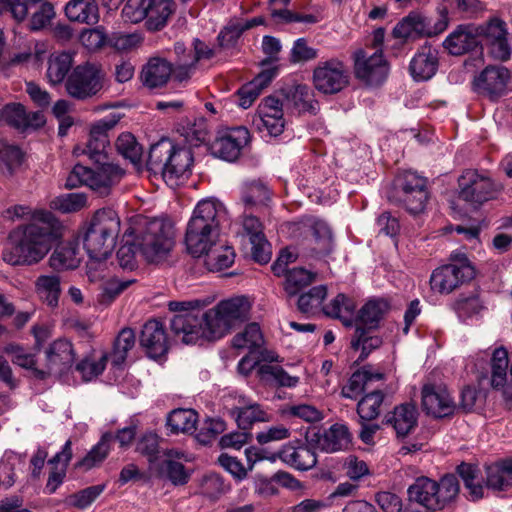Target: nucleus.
Returning <instances> with one entry per match:
<instances>
[{
	"mask_svg": "<svg viewBox=\"0 0 512 512\" xmlns=\"http://www.w3.org/2000/svg\"><path fill=\"white\" fill-rule=\"evenodd\" d=\"M474 268L467 257L462 255L457 263L436 268L430 277L431 289L440 294H450L474 277Z\"/></svg>",
	"mask_w": 512,
	"mask_h": 512,
	"instance_id": "obj_12",
	"label": "nucleus"
},
{
	"mask_svg": "<svg viewBox=\"0 0 512 512\" xmlns=\"http://www.w3.org/2000/svg\"><path fill=\"white\" fill-rule=\"evenodd\" d=\"M135 341L136 336L131 328H123L118 333L113 344V349L110 355H108L113 366L118 367L125 362L128 352L135 345Z\"/></svg>",
	"mask_w": 512,
	"mask_h": 512,
	"instance_id": "obj_50",
	"label": "nucleus"
},
{
	"mask_svg": "<svg viewBox=\"0 0 512 512\" xmlns=\"http://www.w3.org/2000/svg\"><path fill=\"white\" fill-rule=\"evenodd\" d=\"M108 358L107 353L102 354L98 360L86 357L76 365V370L84 381H91L103 373Z\"/></svg>",
	"mask_w": 512,
	"mask_h": 512,
	"instance_id": "obj_63",
	"label": "nucleus"
},
{
	"mask_svg": "<svg viewBox=\"0 0 512 512\" xmlns=\"http://www.w3.org/2000/svg\"><path fill=\"white\" fill-rule=\"evenodd\" d=\"M65 15L70 21L95 25L100 14L96 0H70L65 6Z\"/></svg>",
	"mask_w": 512,
	"mask_h": 512,
	"instance_id": "obj_32",
	"label": "nucleus"
},
{
	"mask_svg": "<svg viewBox=\"0 0 512 512\" xmlns=\"http://www.w3.org/2000/svg\"><path fill=\"white\" fill-rule=\"evenodd\" d=\"M203 255L206 256L205 264L210 271H220L230 267L234 263L235 253L232 247L215 243L209 251Z\"/></svg>",
	"mask_w": 512,
	"mask_h": 512,
	"instance_id": "obj_47",
	"label": "nucleus"
},
{
	"mask_svg": "<svg viewBox=\"0 0 512 512\" xmlns=\"http://www.w3.org/2000/svg\"><path fill=\"white\" fill-rule=\"evenodd\" d=\"M458 492L459 484L454 475H446L440 482L422 476L417 478L407 490L410 501L422 505L429 511L443 509L457 496Z\"/></svg>",
	"mask_w": 512,
	"mask_h": 512,
	"instance_id": "obj_5",
	"label": "nucleus"
},
{
	"mask_svg": "<svg viewBox=\"0 0 512 512\" xmlns=\"http://www.w3.org/2000/svg\"><path fill=\"white\" fill-rule=\"evenodd\" d=\"M294 227V231L311 234V251L313 256L325 257L333 251L332 232L324 221L307 216L294 223Z\"/></svg>",
	"mask_w": 512,
	"mask_h": 512,
	"instance_id": "obj_17",
	"label": "nucleus"
},
{
	"mask_svg": "<svg viewBox=\"0 0 512 512\" xmlns=\"http://www.w3.org/2000/svg\"><path fill=\"white\" fill-rule=\"evenodd\" d=\"M264 344L261 329L257 323L248 324L242 332L237 333L232 339V346L236 349H247L255 353Z\"/></svg>",
	"mask_w": 512,
	"mask_h": 512,
	"instance_id": "obj_48",
	"label": "nucleus"
},
{
	"mask_svg": "<svg viewBox=\"0 0 512 512\" xmlns=\"http://www.w3.org/2000/svg\"><path fill=\"white\" fill-rule=\"evenodd\" d=\"M178 132L190 147H198L201 144H205L209 138L207 123L203 118L195 119L186 125H181L178 128Z\"/></svg>",
	"mask_w": 512,
	"mask_h": 512,
	"instance_id": "obj_51",
	"label": "nucleus"
},
{
	"mask_svg": "<svg viewBox=\"0 0 512 512\" xmlns=\"http://www.w3.org/2000/svg\"><path fill=\"white\" fill-rule=\"evenodd\" d=\"M28 8L27 28L32 32L46 29L56 16L54 5L48 0H30Z\"/></svg>",
	"mask_w": 512,
	"mask_h": 512,
	"instance_id": "obj_29",
	"label": "nucleus"
},
{
	"mask_svg": "<svg viewBox=\"0 0 512 512\" xmlns=\"http://www.w3.org/2000/svg\"><path fill=\"white\" fill-rule=\"evenodd\" d=\"M63 225L46 210H36L32 221L14 228L3 250V260L12 266H30L40 262L62 237Z\"/></svg>",
	"mask_w": 512,
	"mask_h": 512,
	"instance_id": "obj_1",
	"label": "nucleus"
},
{
	"mask_svg": "<svg viewBox=\"0 0 512 512\" xmlns=\"http://www.w3.org/2000/svg\"><path fill=\"white\" fill-rule=\"evenodd\" d=\"M176 4L174 0H153L151 9L146 17V28L149 31H159L163 29L175 12Z\"/></svg>",
	"mask_w": 512,
	"mask_h": 512,
	"instance_id": "obj_39",
	"label": "nucleus"
},
{
	"mask_svg": "<svg viewBox=\"0 0 512 512\" xmlns=\"http://www.w3.org/2000/svg\"><path fill=\"white\" fill-rule=\"evenodd\" d=\"M239 403L242 405L234 407L230 413L241 430H249L256 422L270 421V415L258 403L246 401L244 398Z\"/></svg>",
	"mask_w": 512,
	"mask_h": 512,
	"instance_id": "obj_30",
	"label": "nucleus"
},
{
	"mask_svg": "<svg viewBox=\"0 0 512 512\" xmlns=\"http://www.w3.org/2000/svg\"><path fill=\"white\" fill-rule=\"evenodd\" d=\"M139 252L133 231H126L123 244L117 251V260L123 269L133 270L137 266L136 254Z\"/></svg>",
	"mask_w": 512,
	"mask_h": 512,
	"instance_id": "obj_57",
	"label": "nucleus"
},
{
	"mask_svg": "<svg viewBox=\"0 0 512 512\" xmlns=\"http://www.w3.org/2000/svg\"><path fill=\"white\" fill-rule=\"evenodd\" d=\"M356 305L352 298L339 293L329 304L322 308L325 315L339 319L345 326L353 324Z\"/></svg>",
	"mask_w": 512,
	"mask_h": 512,
	"instance_id": "obj_37",
	"label": "nucleus"
},
{
	"mask_svg": "<svg viewBox=\"0 0 512 512\" xmlns=\"http://www.w3.org/2000/svg\"><path fill=\"white\" fill-rule=\"evenodd\" d=\"M269 199V189L262 182L253 181L245 184L242 191V201L246 210L254 206L265 205Z\"/></svg>",
	"mask_w": 512,
	"mask_h": 512,
	"instance_id": "obj_59",
	"label": "nucleus"
},
{
	"mask_svg": "<svg viewBox=\"0 0 512 512\" xmlns=\"http://www.w3.org/2000/svg\"><path fill=\"white\" fill-rule=\"evenodd\" d=\"M87 198L81 193H69L55 197L50 201V208L62 213L80 211L86 206Z\"/></svg>",
	"mask_w": 512,
	"mask_h": 512,
	"instance_id": "obj_61",
	"label": "nucleus"
},
{
	"mask_svg": "<svg viewBox=\"0 0 512 512\" xmlns=\"http://www.w3.org/2000/svg\"><path fill=\"white\" fill-rule=\"evenodd\" d=\"M457 473L469 491L471 499L478 500L483 497L484 488L479 479L477 466L463 462L457 467Z\"/></svg>",
	"mask_w": 512,
	"mask_h": 512,
	"instance_id": "obj_52",
	"label": "nucleus"
},
{
	"mask_svg": "<svg viewBox=\"0 0 512 512\" xmlns=\"http://www.w3.org/2000/svg\"><path fill=\"white\" fill-rule=\"evenodd\" d=\"M249 140L250 133L247 128L235 127L217 137L211 144L210 150L215 157L232 162L238 159Z\"/></svg>",
	"mask_w": 512,
	"mask_h": 512,
	"instance_id": "obj_18",
	"label": "nucleus"
},
{
	"mask_svg": "<svg viewBox=\"0 0 512 512\" xmlns=\"http://www.w3.org/2000/svg\"><path fill=\"white\" fill-rule=\"evenodd\" d=\"M106 80L102 64L86 61L72 69L65 81V89L70 97L87 100L103 90Z\"/></svg>",
	"mask_w": 512,
	"mask_h": 512,
	"instance_id": "obj_7",
	"label": "nucleus"
},
{
	"mask_svg": "<svg viewBox=\"0 0 512 512\" xmlns=\"http://www.w3.org/2000/svg\"><path fill=\"white\" fill-rule=\"evenodd\" d=\"M315 277L316 274L306 269L293 268L286 274L284 289L288 296H296L301 289L314 282Z\"/></svg>",
	"mask_w": 512,
	"mask_h": 512,
	"instance_id": "obj_58",
	"label": "nucleus"
},
{
	"mask_svg": "<svg viewBox=\"0 0 512 512\" xmlns=\"http://www.w3.org/2000/svg\"><path fill=\"white\" fill-rule=\"evenodd\" d=\"M226 217V208L216 199H205L194 208L190 222L219 233L220 224Z\"/></svg>",
	"mask_w": 512,
	"mask_h": 512,
	"instance_id": "obj_21",
	"label": "nucleus"
},
{
	"mask_svg": "<svg viewBox=\"0 0 512 512\" xmlns=\"http://www.w3.org/2000/svg\"><path fill=\"white\" fill-rule=\"evenodd\" d=\"M326 296L327 287L325 285L312 287L298 297V310L304 314H313L321 308Z\"/></svg>",
	"mask_w": 512,
	"mask_h": 512,
	"instance_id": "obj_53",
	"label": "nucleus"
},
{
	"mask_svg": "<svg viewBox=\"0 0 512 512\" xmlns=\"http://www.w3.org/2000/svg\"><path fill=\"white\" fill-rule=\"evenodd\" d=\"M46 369H35L34 377L46 379L51 374L61 375L67 372L75 360L72 344L63 339L54 341L46 351Z\"/></svg>",
	"mask_w": 512,
	"mask_h": 512,
	"instance_id": "obj_16",
	"label": "nucleus"
},
{
	"mask_svg": "<svg viewBox=\"0 0 512 512\" xmlns=\"http://www.w3.org/2000/svg\"><path fill=\"white\" fill-rule=\"evenodd\" d=\"M391 201L402 205L411 214L423 212L428 201L427 179L412 171L404 172L398 178Z\"/></svg>",
	"mask_w": 512,
	"mask_h": 512,
	"instance_id": "obj_10",
	"label": "nucleus"
},
{
	"mask_svg": "<svg viewBox=\"0 0 512 512\" xmlns=\"http://www.w3.org/2000/svg\"><path fill=\"white\" fill-rule=\"evenodd\" d=\"M112 441L113 434H103L98 443L81 460L75 463V468L88 471L99 466L109 455Z\"/></svg>",
	"mask_w": 512,
	"mask_h": 512,
	"instance_id": "obj_38",
	"label": "nucleus"
},
{
	"mask_svg": "<svg viewBox=\"0 0 512 512\" xmlns=\"http://www.w3.org/2000/svg\"><path fill=\"white\" fill-rule=\"evenodd\" d=\"M257 373L261 381L271 386L293 388L299 383V377L289 375L280 366L263 364L259 366Z\"/></svg>",
	"mask_w": 512,
	"mask_h": 512,
	"instance_id": "obj_41",
	"label": "nucleus"
},
{
	"mask_svg": "<svg viewBox=\"0 0 512 512\" xmlns=\"http://www.w3.org/2000/svg\"><path fill=\"white\" fill-rule=\"evenodd\" d=\"M384 400V394L380 390L367 393L357 404V413L364 421L376 419L380 414V407Z\"/></svg>",
	"mask_w": 512,
	"mask_h": 512,
	"instance_id": "obj_55",
	"label": "nucleus"
},
{
	"mask_svg": "<svg viewBox=\"0 0 512 512\" xmlns=\"http://www.w3.org/2000/svg\"><path fill=\"white\" fill-rule=\"evenodd\" d=\"M389 66L382 51L368 55L360 49L354 53V73L357 79L370 86L382 84L388 76Z\"/></svg>",
	"mask_w": 512,
	"mask_h": 512,
	"instance_id": "obj_13",
	"label": "nucleus"
},
{
	"mask_svg": "<svg viewBox=\"0 0 512 512\" xmlns=\"http://www.w3.org/2000/svg\"><path fill=\"white\" fill-rule=\"evenodd\" d=\"M349 81V70L344 62L338 58L319 61L313 69V86L324 95L341 92L349 85Z\"/></svg>",
	"mask_w": 512,
	"mask_h": 512,
	"instance_id": "obj_11",
	"label": "nucleus"
},
{
	"mask_svg": "<svg viewBox=\"0 0 512 512\" xmlns=\"http://www.w3.org/2000/svg\"><path fill=\"white\" fill-rule=\"evenodd\" d=\"M472 24L458 25L444 40L443 47L452 55H463L475 49L481 40Z\"/></svg>",
	"mask_w": 512,
	"mask_h": 512,
	"instance_id": "obj_22",
	"label": "nucleus"
},
{
	"mask_svg": "<svg viewBox=\"0 0 512 512\" xmlns=\"http://www.w3.org/2000/svg\"><path fill=\"white\" fill-rule=\"evenodd\" d=\"M509 365L508 352L504 347L496 348L491 357V386L502 389L507 384V370Z\"/></svg>",
	"mask_w": 512,
	"mask_h": 512,
	"instance_id": "obj_49",
	"label": "nucleus"
},
{
	"mask_svg": "<svg viewBox=\"0 0 512 512\" xmlns=\"http://www.w3.org/2000/svg\"><path fill=\"white\" fill-rule=\"evenodd\" d=\"M105 484L89 486L69 496L68 502L78 509H85L90 506L105 490Z\"/></svg>",
	"mask_w": 512,
	"mask_h": 512,
	"instance_id": "obj_64",
	"label": "nucleus"
},
{
	"mask_svg": "<svg viewBox=\"0 0 512 512\" xmlns=\"http://www.w3.org/2000/svg\"><path fill=\"white\" fill-rule=\"evenodd\" d=\"M79 263L78 249L71 242L58 246L49 258V264L54 270L74 269Z\"/></svg>",
	"mask_w": 512,
	"mask_h": 512,
	"instance_id": "obj_44",
	"label": "nucleus"
},
{
	"mask_svg": "<svg viewBox=\"0 0 512 512\" xmlns=\"http://www.w3.org/2000/svg\"><path fill=\"white\" fill-rule=\"evenodd\" d=\"M438 51L424 45L412 58L409 66L411 76L417 81L431 79L438 69Z\"/></svg>",
	"mask_w": 512,
	"mask_h": 512,
	"instance_id": "obj_24",
	"label": "nucleus"
},
{
	"mask_svg": "<svg viewBox=\"0 0 512 512\" xmlns=\"http://www.w3.org/2000/svg\"><path fill=\"white\" fill-rule=\"evenodd\" d=\"M140 345L148 357L158 359L168 351V339L163 324L158 320L147 321L140 334Z\"/></svg>",
	"mask_w": 512,
	"mask_h": 512,
	"instance_id": "obj_19",
	"label": "nucleus"
},
{
	"mask_svg": "<svg viewBox=\"0 0 512 512\" xmlns=\"http://www.w3.org/2000/svg\"><path fill=\"white\" fill-rule=\"evenodd\" d=\"M116 123V119L104 118L92 125L84 153L93 161L95 167L76 164L67 177L66 187L86 185L100 195H107L111 187L121 180L124 170L116 164L109 163L106 153L109 144L107 132Z\"/></svg>",
	"mask_w": 512,
	"mask_h": 512,
	"instance_id": "obj_2",
	"label": "nucleus"
},
{
	"mask_svg": "<svg viewBox=\"0 0 512 512\" xmlns=\"http://www.w3.org/2000/svg\"><path fill=\"white\" fill-rule=\"evenodd\" d=\"M372 332L373 330L366 329L359 324L356 325L351 339V348L354 351H361L360 360L366 359L372 351L378 349L383 343L382 338L373 335Z\"/></svg>",
	"mask_w": 512,
	"mask_h": 512,
	"instance_id": "obj_40",
	"label": "nucleus"
},
{
	"mask_svg": "<svg viewBox=\"0 0 512 512\" xmlns=\"http://www.w3.org/2000/svg\"><path fill=\"white\" fill-rule=\"evenodd\" d=\"M134 236L139 252L148 263L165 261L175 244L171 227L158 219L147 221Z\"/></svg>",
	"mask_w": 512,
	"mask_h": 512,
	"instance_id": "obj_6",
	"label": "nucleus"
},
{
	"mask_svg": "<svg viewBox=\"0 0 512 512\" xmlns=\"http://www.w3.org/2000/svg\"><path fill=\"white\" fill-rule=\"evenodd\" d=\"M152 4L153 0H127L122 9V17L131 23L146 20Z\"/></svg>",
	"mask_w": 512,
	"mask_h": 512,
	"instance_id": "obj_62",
	"label": "nucleus"
},
{
	"mask_svg": "<svg viewBox=\"0 0 512 512\" xmlns=\"http://www.w3.org/2000/svg\"><path fill=\"white\" fill-rule=\"evenodd\" d=\"M418 411L414 404L405 403L396 406L386 416V423L391 425L398 437L408 435L417 425Z\"/></svg>",
	"mask_w": 512,
	"mask_h": 512,
	"instance_id": "obj_28",
	"label": "nucleus"
},
{
	"mask_svg": "<svg viewBox=\"0 0 512 512\" xmlns=\"http://www.w3.org/2000/svg\"><path fill=\"white\" fill-rule=\"evenodd\" d=\"M486 487L495 491H504L512 487V459L486 467Z\"/></svg>",
	"mask_w": 512,
	"mask_h": 512,
	"instance_id": "obj_35",
	"label": "nucleus"
},
{
	"mask_svg": "<svg viewBox=\"0 0 512 512\" xmlns=\"http://www.w3.org/2000/svg\"><path fill=\"white\" fill-rule=\"evenodd\" d=\"M160 438L154 432H146L136 441V452L147 458L151 465H154L160 456Z\"/></svg>",
	"mask_w": 512,
	"mask_h": 512,
	"instance_id": "obj_60",
	"label": "nucleus"
},
{
	"mask_svg": "<svg viewBox=\"0 0 512 512\" xmlns=\"http://www.w3.org/2000/svg\"><path fill=\"white\" fill-rule=\"evenodd\" d=\"M35 291L50 307L58 305L61 293L60 278L57 275H41L35 281Z\"/></svg>",
	"mask_w": 512,
	"mask_h": 512,
	"instance_id": "obj_45",
	"label": "nucleus"
},
{
	"mask_svg": "<svg viewBox=\"0 0 512 512\" xmlns=\"http://www.w3.org/2000/svg\"><path fill=\"white\" fill-rule=\"evenodd\" d=\"M193 161V153L190 148L173 145V151L169 154L163 179L171 186L177 185L179 180L189 177Z\"/></svg>",
	"mask_w": 512,
	"mask_h": 512,
	"instance_id": "obj_20",
	"label": "nucleus"
},
{
	"mask_svg": "<svg viewBox=\"0 0 512 512\" xmlns=\"http://www.w3.org/2000/svg\"><path fill=\"white\" fill-rule=\"evenodd\" d=\"M383 379V373L372 371L370 367L365 366L351 375L347 384L342 388L341 394L345 398L356 399L362 392L368 389L373 382Z\"/></svg>",
	"mask_w": 512,
	"mask_h": 512,
	"instance_id": "obj_31",
	"label": "nucleus"
},
{
	"mask_svg": "<svg viewBox=\"0 0 512 512\" xmlns=\"http://www.w3.org/2000/svg\"><path fill=\"white\" fill-rule=\"evenodd\" d=\"M218 235L219 233L189 221L185 234L187 249L193 256L199 257L215 245Z\"/></svg>",
	"mask_w": 512,
	"mask_h": 512,
	"instance_id": "obj_25",
	"label": "nucleus"
},
{
	"mask_svg": "<svg viewBox=\"0 0 512 512\" xmlns=\"http://www.w3.org/2000/svg\"><path fill=\"white\" fill-rule=\"evenodd\" d=\"M318 448L327 453H333L348 448L351 434L346 425L336 423L323 434L314 433Z\"/></svg>",
	"mask_w": 512,
	"mask_h": 512,
	"instance_id": "obj_27",
	"label": "nucleus"
},
{
	"mask_svg": "<svg viewBox=\"0 0 512 512\" xmlns=\"http://www.w3.org/2000/svg\"><path fill=\"white\" fill-rule=\"evenodd\" d=\"M117 152L134 166H139L143 154L142 146L131 133H122L115 142Z\"/></svg>",
	"mask_w": 512,
	"mask_h": 512,
	"instance_id": "obj_54",
	"label": "nucleus"
},
{
	"mask_svg": "<svg viewBox=\"0 0 512 512\" xmlns=\"http://www.w3.org/2000/svg\"><path fill=\"white\" fill-rule=\"evenodd\" d=\"M173 151V143L169 140H160L151 145L146 161V167L153 173L163 175L166 168L169 154Z\"/></svg>",
	"mask_w": 512,
	"mask_h": 512,
	"instance_id": "obj_46",
	"label": "nucleus"
},
{
	"mask_svg": "<svg viewBox=\"0 0 512 512\" xmlns=\"http://www.w3.org/2000/svg\"><path fill=\"white\" fill-rule=\"evenodd\" d=\"M422 408L434 418L452 416L457 409L456 402L446 386L425 384L421 390Z\"/></svg>",
	"mask_w": 512,
	"mask_h": 512,
	"instance_id": "obj_15",
	"label": "nucleus"
},
{
	"mask_svg": "<svg viewBox=\"0 0 512 512\" xmlns=\"http://www.w3.org/2000/svg\"><path fill=\"white\" fill-rule=\"evenodd\" d=\"M198 414L193 409H175L167 417V426L172 434L192 433L196 430Z\"/></svg>",
	"mask_w": 512,
	"mask_h": 512,
	"instance_id": "obj_42",
	"label": "nucleus"
},
{
	"mask_svg": "<svg viewBox=\"0 0 512 512\" xmlns=\"http://www.w3.org/2000/svg\"><path fill=\"white\" fill-rule=\"evenodd\" d=\"M251 305L247 298L233 297L220 301L202 315L187 314L173 321L176 332H184V343L194 344L199 340L215 341L224 337L236 325L249 317Z\"/></svg>",
	"mask_w": 512,
	"mask_h": 512,
	"instance_id": "obj_3",
	"label": "nucleus"
},
{
	"mask_svg": "<svg viewBox=\"0 0 512 512\" xmlns=\"http://www.w3.org/2000/svg\"><path fill=\"white\" fill-rule=\"evenodd\" d=\"M438 18L434 22L420 12H411L393 29V36L407 40L420 37H433L444 32L449 25L448 9L441 5L437 8Z\"/></svg>",
	"mask_w": 512,
	"mask_h": 512,
	"instance_id": "obj_9",
	"label": "nucleus"
},
{
	"mask_svg": "<svg viewBox=\"0 0 512 512\" xmlns=\"http://www.w3.org/2000/svg\"><path fill=\"white\" fill-rule=\"evenodd\" d=\"M165 460L163 463V470L165 471L168 479L175 485H183L188 482L189 474L181 461L188 462L191 457L182 450L169 449L163 451Z\"/></svg>",
	"mask_w": 512,
	"mask_h": 512,
	"instance_id": "obj_33",
	"label": "nucleus"
},
{
	"mask_svg": "<svg viewBox=\"0 0 512 512\" xmlns=\"http://www.w3.org/2000/svg\"><path fill=\"white\" fill-rule=\"evenodd\" d=\"M172 71L173 66L166 59L152 57L142 68V83L150 89L162 87L171 78Z\"/></svg>",
	"mask_w": 512,
	"mask_h": 512,
	"instance_id": "obj_26",
	"label": "nucleus"
},
{
	"mask_svg": "<svg viewBox=\"0 0 512 512\" xmlns=\"http://www.w3.org/2000/svg\"><path fill=\"white\" fill-rule=\"evenodd\" d=\"M501 184L474 169H467L458 178V197L473 209L497 199Z\"/></svg>",
	"mask_w": 512,
	"mask_h": 512,
	"instance_id": "obj_8",
	"label": "nucleus"
},
{
	"mask_svg": "<svg viewBox=\"0 0 512 512\" xmlns=\"http://www.w3.org/2000/svg\"><path fill=\"white\" fill-rule=\"evenodd\" d=\"M120 232V219L111 209L98 210L84 228L83 245L88 255L110 256Z\"/></svg>",
	"mask_w": 512,
	"mask_h": 512,
	"instance_id": "obj_4",
	"label": "nucleus"
},
{
	"mask_svg": "<svg viewBox=\"0 0 512 512\" xmlns=\"http://www.w3.org/2000/svg\"><path fill=\"white\" fill-rule=\"evenodd\" d=\"M279 458L290 467L301 471L309 470L317 463L314 449L300 441L284 445L279 452Z\"/></svg>",
	"mask_w": 512,
	"mask_h": 512,
	"instance_id": "obj_23",
	"label": "nucleus"
},
{
	"mask_svg": "<svg viewBox=\"0 0 512 512\" xmlns=\"http://www.w3.org/2000/svg\"><path fill=\"white\" fill-rule=\"evenodd\" d=\"M389 310V303L384 299L369 300L359 311L355 320L357 324L369 330L378 327L380 321Z\"/></svg>",
	"mask_w": 512,
	"mask_h": 512,
	"instance_id": "obj_36",
	"label": "nucleus"
},
{
	"mask_svg": "<svg viewBox=\"0 0 512 512\" xmlns=\"http://www.w3.org/2000/svg\"><path fill=\"white\" fill-rule=\"evenodd\" d=\"M287 102L299 113L315 115L319 110V103L314 92L306 84H297L291 87L286 94Z\"/></svg>",
	"mask_w": 512,
	"mask_h": 512,
	"instance_id": "obj_34",
	"label": "nucleus"
},
{
	"mask_svg": "<svg viewBox=\"0 0 512 512\" xmlns=\"http://www.w3.org/2000/svg\"><path fill=\"white\" fill-rule=\"evenodd\" d=\"M510 71L502 65L486 66L474 77L473 89L479 95L497 100L507 92Z\"/></svg>",
	"mask_w": 512,
	"mask_h": 512,
	"instance_id": "obj_14",
	"label": "nucleus"
},
{
	"mask_svg": "<svg viewBox=\"0 0 512 512\" xmlns=\"http://www.w3.org/2000/svg\"><path fill=\"white\" fill-rule=\"evenodd\" d=\"M23 153L19 147L0 141V170L12 176L23 161Z\"/></svg>",
	"mask_w": 512,
	"mask_h": 512,
	"instance_id": "obj_56",
	"label": "nucleus"
},
{
	"mask_svg": "<svg viewBox=\"0 0 512 512\" xmlns=\"http://www.w3.org/2000/svg\"><path fill=\"white\" fill-rule=\"evenodd\" d=\"M73 57L68 52L52 54L48 61L47 78L53 85L62 83L68 77Z\"/></svg>",
	"mask_w": 512,
	"mask_h": 512,
	"instance_id": "obj_43",
	"label": "nucleus"
}]
</instances>
